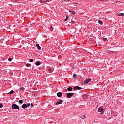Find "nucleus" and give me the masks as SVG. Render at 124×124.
Instances as JSON below:
<instances>
[{"mask_svg": "<svg viewBox=\"0 0 124 124\" xmlns=\"http://www.w3.org/2000/svg\"><path fill=\"white\" fill-rule=\"evenodd\" d=\"M53 29H54V28L53 27V26H51L50 28V29L51 30V31H53Z\"/></svg>", "mask_w": 124, "mask_h": 124, "instance_id": "obj_29", "label": "nucleus"}, {"mask_svg": "<svg viewBox=\"0 0 124 124\" xmlns=\"http://www.w3.org/2000/svg\"><path fill=\"white\" fill-rule=\"evenodd\" d=\"M62 92H58L57 93V96H58V97H62Z\"/></svg>", "mask_w": 124, "mask_h": 124, "instance_id": "obj_6", "label": "nucleus"}, {"mask_svg": "<svg viewBox=\"0 0 124 124\" xmlns=\"http://www.w3.org/2000/svg\"><path fill=\"white\" fill-rule=\"evenodd\" d=\"M30 62H33V59H30Z\"/></svg>", "mask_w": 124, "mask_h": 124, "instance_id": "obj_27", "label": "nucleus"}, {"mask_svg": "<svg viewBox=\"0 0 124 124\" xmlns=\"http://www.w3.org/2000/svg\"><path fill=\"white\" fill-rule=\"evenodd\" d=\"M30 105H31V104L28 103L27 104H26V107H29Z\"/></svg>", "mask_w": 124, "mask_h": 124, "instance_id": "obj_25", "label": "nucleus"}, {"mask_svg": "<svg viewBox=\"0 0 124 124\" xmlns=\"http://www.w3.org/2000/svg\"><path fill=\"white\" fill-rule=\"evenodd\" d=\"M68 20V16H67L66 18L64 19V21L66 22Z\"/></svg>", "mask_w": 124, "mask_h": 124, "instance_id": "obj_21", "label": "nucleus"}, {"mask_svg": "<svg viewBox=\"0 0 124 124\" xmlns=\"http://www.w3.org/2000/svg\"><path fill=\"white\" fill-rule=\"evenodd\" d=\"M81 119H82V120H84V119L86 118V116H85V115H81Z\"/></svg>", "mask_w": 124, "mask_h": 124, "instance_id": "obj_17", "label": "nucleus"}, {"mask_svg": "<svg viewBox=\"0 0 124 124\" xmlns=\"http://www.w3.org/2000/svg\"><path fill=\"white\" fill-rule=\"evenodd\" d=\"M82 96L84 98H85V99L88 98V95H87V94H84V95H82Z\"/></svg>", "mask_w": 124, "mask_h": 124, "instance_id": "obj_15", "label": "nucleus"}, {"mask_svg": "<svg viewBox=\"0 0 124 124\" xmlns=\"http://www.w3.org/2000/svg\"><path fill=\"white\" fill-rule=\"evenodd\" d=\"M35 65H36L37 66H39V65H40V61H38V62L35 63Z\"/></svg>", "mask_w": 124, "mask_h": 124, "instance_id": "obj_12", "label": "nucleus"}, {"mask_svg": "<svg viewBox=\"0 0 124 124\" xmlns=\"http://www.w3.org/2000/svg\"><path fill=\"white\" fill-rule=\"evenodd\" d=\"M74 23H75V21H72V24H74Z\"/></svg>", "mask_w": 124, "mask_h": 124, "instance_id": "obj_32", "label": "nucleus"}, {"mask_svg": "<svg viewBox=\"0 0 124 124\" xmlns=\"http://www.w3.org/2000/svg\"><path fill=\"white\" fill-rule=\"evenodd\" d=\"M62 100H59L56 103V105H59V104H62Z\"/></svg>", "mask_w": 124, "mask_h": 124, "instance_id": "obj_5", "label": "nucleus"}, {"mask_svg": "<svg viewBox=\"0 0 124 124\" xmlns=\"http://www.w3.org/2000/svg\"><path fill=\"white\" fill-rule=\"evenodd\" d=\"M20 91H25V88H24V87H20Z\"/></svg>", "mask_w": 124, "mask_h": 124, "instance_id": "obj_19", "label": "nucleus"}, {"mask_svg": "<svg viewBox=\"0 0 124 124\" xmlns=\"http://www.w3.org/2000/svg\"><path fill=\"white\" fill-rule=\"evenodd\" d=\"M73 94H74V93H66L67 97L68 98H71V97L73 96Z\"/></svg>", "mask_w": 124, "mask_h": 124, "instance_id": "obj_2", "label": "nucleus"}, {"mask_svg": "<svg viewBox=\"0 0 124 124\" xmlns=\"http://www.w3.org/2000/svg\"><path fill=\"white\" fill-rule=\"evenodd\" d=\"M40 3H44V2H45V1L43 0H40Z\"/></svg>", "mask_w": 124, "mask_h": 124, "instance_id": "obj_20", "label": "nucleus"}, {"mask_svg": "<svg viewBox=\"0 0 124 124\" xmlns=\"http://www.w3.org/2000/svg\"><path fill=\"white\" fill-rule=\"evenodd\" d=\"M59 65H61V63H59Z\"/></svg>", "mask_w": 124, "mask_h": 124, "instance_id": "obj_34", "label": "nucleus"}, {"mask_svg": "<svg viewBox=\"0 0 124 124\" xmlns=\"http://www.w3.org/2000/svg\"><path fill=\"white\" fill-rule=\"evenodd\" d=\"M124 13H119L117 15V16H124Z\"/></svg>", "mask_w": 124, "mask_h": 124, "instance_id": "obj_13", "label": "nucleus"}, {"mask_svg": "<svg viewBox=\"0 0 124 124\" xmlns=\"http://www.w3.org/2000/svg\"><path fill=\"white\" fill-rule=\"evenodd\" d=\"M73 77L75 79L77 77V75H76V74H74Z\"/></svg>", "mask_w": 124, "mask_h": 124, "instance_id": "obj_18", "label": "nucleus"}, {"mask_svg": "<svg viewBox=\"0 0 124 124\" xmlns=\"http://www.w3.org/2000/svg\"><path fill=\"white\" fill-rule=\"evenodd\" d=\"M36 46L38 49V50H41V46H39V44H36Z\"/></svg>", "mask_w": 124, "mask_h": 124, "instance_id": "obj_7", "label": "nucleus"}, {"mask_svg": "<svg viewBox=\"0 0 124 124\" xmlns=\"http://www.w3.org/2000/svg\"><path fill=\"white\" fill-rule=\"evenodd\" d=\"M30 65H31V64H26L27 67H29L30 66Z\"/></svg>", "mask_w": 124, "mask_h": 124, "instance_id": "obj_28", "label": "nucleus"}, {"mask_svg": "<svg viewBox=\"0 0 124 124\" xmlns=\"http://www.w3.org/2000/svg\"><path fill=\"white\" fill-rule=\"evenodd\" d=\"M23 100H19L18 101V103H19V104H23Z\"/></svg>", "mask_w": 124, "mask_h": 124, "instance_id": "obj_16", "label": "nucleus"}, {"mask_svg": "<svg viewBox=\"0 0 124 124\" xmlns=\"http://www.w3.org/2000/svg\"><path fill=\"white\" fill-rule=\"evenodd\" d=\"M103 40H104V41H107V38H102Z\"/></svg>", "mask_w": 124, "mask_h": 124, "instance_id": "obj_23", "label": "nucleus"}, {"mask_svg": "<svg viewBox=\"0 0 124 124\" xmlns=\"http://www.w3.org/2000/svg\"><path fill=\"white\" fill-rule=\"evenodd\" d=\"M71 12H72V14H76V12H75V11H73V10H72V11H71Z\"/></svg>", "mask_w": 124, "mask_h": 124, "instance_id": "obj_22", "label": "nucleus"}, {"mask_svg": "<svg viewBox=\"0 0 124 124\" xmlns=\"http://www.w3.org/2000/svg\"><path fill=\"white\" fill-rule=\"evenodd\" d=\"M103 110H104V109H103V108H99L98 109V112H101L100 115H102L103 114H104Z\"/></svg>", "mask_w": 124, "mask_h": 124, "instance_id": "obj_3", "label": "nucleus"}, {"mask_svg": "<svg viewBox=\"0 0 124 124\" xmlns=\"http://www.w3.org/2000/svg\"><path fill=\"white\" fill-rule=\"evenodd\" d=\"M2 107H3V105H2V104L0 103V108H2Z\"/></svg>", "mask_w": 124, "mask_h": 124, "instance_id": "obj_24", "label": "nucleus"}, {"mask_svg": "<svg viewBox=\"0 0 124 124\" xmlns=\"http://www.w3.org/2000/svg\"><path fill=\"white\" fill-rule=\"evenodd\" d=\"M69 12H71V10H69Z\"/></svg>", "mask_w": 124, "mask_h": 124, "instance_id": "obj_33", "label": "nucleus"}, {"mask_svg": "<svg viewBox=\"0 0 124 124\" xmlns=\"http://www.w3.org/2000/svg\"><path fill=\"white\" fill-rule=\"evenodd\" d=\"M48 71L52 72V69H51V68L48 69Z\"/></svg>", "mask_w": 124, "mask_h": 124, "instance_id": "obj_30", "label": "nucleus"}, {"mask_svg": "<svg viewBox=\"0 0 124 124\" xmlns=\"http://www.w3.org/2000/svg\"><path fill=\"white\" fill-rule=\"evenodd\" d=\"M98 23L100 24V25H103V22H102V21L100 20V19L98 20Z\"/></svg>", "mask_w": 124, "mask_h": 124, "instance_id": "obj_14", "label": "nucleus"}, {"mask_svg": "<svg viewBox=\"0 0 124 124\" xmlns=\"http://www.w3.org/2000/svg\"><path fill=\"white\" fill-rule=\"evenodd\" d=\"M67 90L69 92H71V91H72V90H73V88L71 87H68L67 88Z\"/></svg>", "mask_w": 124, "mask_h": 124, "instance_id": "obj_11", "label": "nucleus"}, {"mask_svg": "<svg viewBox=\"0 0 124 124\" xmlns=\"http://www.w3.org/2000/svg\"><path fill=\"white\" fill-rule=\"evenodd\" d=\"M92 79L91 78H88V79H86V80H84V84H88V83H90V81Z\"/></svg>", "mask_w": 124, "mask_h": 124, "instance_id": "obj_4", "label": "nucleus"}, {"mask_svg": "<svg viewBox=\"0 0 124 124\" xmlns=\"http://www.w3.org/2000/svg\"><path fill=\"white\" fill-rule=\"evenodd\" d=\"M12 110H20V107L16 104H13L12 105Z\"/></svg>", "mask_w": 124, "mask_h": 124, "instance_id": "obj_1", "label": "nucleus"}, {"mask_svg": "<svg viewBox=\"0 0 124 124\" xmlns=\"http://www.w3.org/2000/svg\"><path fill=\"white\" fill-rule=\"evenodd\" d=\"M75 89L76 90H82V89H83V88H82V87H80V86H76L75 87Z\"/></svg>", "mask_w": 124, "mask_h": 124, "instance_id": "obj_8", "label": "nucleus"}, {"mask_svg": "<svg viewBox=\"0 0 124 124\" xmlns=\"http://www.w3.org/2000/svg\"><path fill=\"white\" fill-rule=\"evenodd\" d=\"M31 106H33V104L31 103Z\"/></svg>", "mask_w": 124, "mask_h": 124, "instance_id": "obj_31", "label": "nucleus"}, {"mask_svg": "<svg viewBox=\"0 0 124 124\" xmlns=\"http://www.w3.org/2000/svg\"><path fill=\"white\" fill-rule=\"evenodd\" d=\"M99 45H100V44H99Z\"/></svg>", "mask_w": 124, "mask_h": 124, "instance_id": "obj_35", "label": "nucleus"}, {"mask_svg": "<svg viewBox=\"0 0 124 124\" xmlns=\"http://www.w3.org/2000/svg\"><path fill=\"white\" fill-rule=\"evenodd\" d=\"M22 108H23V109H26V108H27V104L24 103L22 105Z\"/></svg>", "mask_w": 124, "mask_h": 124, "instance_id": "obj_9", "label": "nucleus"}, {"mask_svg": "<svg viewBox=\"0 0 124 124\" xmlns=\"http://www.w3.org/2000/svg\"><path fill=\"white\" fill-rule=\"evenodd\" d=\"M13 93H14V91L13 90H11L8 93V94L11 95V94H13Z\"/></svg>", "mask_w": 124, "mask_h": 124, "instance_id": "obj_10", "label": "nucleus"}, {"mask_svg": "<svg viewBox=\"0 0 124 124\" xmlns=\"http://www.w3.org/2000/svg\"><path fill=\"white\" fill-rule=\"evenodd\" d=\"M8 61H9V62H11V61H12V58H8Z\"/></svg>", "mask_w": 124, "mask_h": 124, "instance_id": "obj_26", "label": "nucleus"}]
</instances>
